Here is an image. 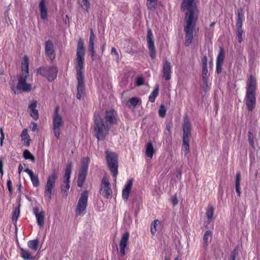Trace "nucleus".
Here are the masks:
<instances>
[{"mask_svg": "<svg viewBox=\"0 0 260 260\" xmlns=\"http://www.w3.org/2000/svg\"><path fill=\"white\" fill-rule=\"evenodd\" d=\"M181 9L182 11L187 10L184 18L185 23L184 26V45L185 46H188L191 43L193 38V31L198 19V10L194 0H182Z\"/></svg>", "mask_w": 260, "mask_h": 260, "instance_id": "f257e3e1", "label": "nucleus"}, {"mask_svg": "<svg viewBox=\"0 0 260 260\" xmlns=\"http://www.w3.org/2000/svg\"><path fill=\"white\" fill-rule=\"evenodd\" d=\"M116 111L113 109L107 110L103 118L99 113H95L93 117L94 135L98 140H104L109 134L111 126L117 122Z\"/></svg>", "mask_w": 260, "mask_h": 260, "instance_id": "f03ea898", "label": "nucleus"}, {"mask_svg": "<svg viewBox=\"0 0 260 260\" xmlns=\"http://www.w3.org/2000/svg\"><path fill=\"white\" fill-rule=\"evenodd\" d=\"M85 47L81 38L78 40L77 47L76 58L75 59V69L77 72V98L80 100L84 93V82L83 69L84 66Z\"/></svg>", "mask_w": 260, "mask_h": 260, "instance_id": "7ed1b4c3", "label": "nucleus"}, {"mask_svg": "<svg viewBox=\"0 0 260 260\" xmlns=\"http://www.w3.org/2000/svg\"><path fill=\"white\" fill-rule=\"evenodd\" d=\"M28 59L27 56H24L23 61L21 63V73L19 78L17 86H11V88L15 94H18V91L28 92L32 89V85L26 82L29 76Z\"/></svg>", "mask_w": 260, "mask_h": 260, "instance_id": "20e7f679", "label": "nucleus"}, {"mask_svg": "<svg viewBox=\"0 0 260 260\" xmlns=\"http://www.w3.org/2000/svg\"><path fill=\"white\" fill-rule=\"evenodd\" d=\"M256 79L252 75H250L246 82L245 104L248 111H252L256 105Z\"/></svg>", "mask_w": 260, "mask_h": 260, "instance_id": "39448f33", "label": "nucleus"}, {"mask_svg": "<svg viewBox=\"0 0 260 260\" xmlns=\"http://www.w3.org/2000/svg\"><path fill=\"white\" fill-rule=\"evenodd\" d=\"M191 123L190 119L186 116L184 117L183 123V138L181 151L185 156L189 152V141L191 136Z\"/></svg>", "mask_w": 260, "mask_h": 260, "instance_id": "423d86ee", "label": "nucleus"}, {"mask_svg": "<svg viewBox=\"0 0 260 260\" xmlns=\"http://www.w3.org/2000/svg\"><path fill=\"white\" fill-rule=\"evenodd\" d=\"M57 178V172L55 169H53L51 174L47 177L45 187L44 197L46 201L48 203H49L52 199L51 196L52 191L55 186V183Z\"/></svg>", "mask_w": 260, "mask_h": 260, "instance_id": "0eeeda50", "label": "nucleus"}, {"mask_svg": "<svg viewBox=\"0 0 260 260\" xmlns=\"http://www.w3.org/2000/svg\"><path fill=\"white\" fill-rule=\"evenodd\" d=\"M59 107L56 106L52 115V130L55 137L59 139L61 134V129L63 125V120L59 113Z\"/></svg>", "mask_w": 260, "mask_h": 260, "instance_id": "6e6552de", "label": "nucleus"}, {"mask_svg": "<svg viewBox=\"0 0 260 260\" xmlns=\"http://www.w3.org/2000/svg\"><path fill=\"white\" fill-rule=\"evenodd\" d=\"M106 159L108 167L113 177L116 178L118 174V155L117 154L108 150L106 151Z\"/></svg>", "mask_w": 260, "mask_h": 260, "instance_id": "1a4fd4ad", "label": "nucleus"}, {"mask_svg": "<svg viewBox=\"0 0 260 260\" xmlns=\"http://www.w3.org/2000/svg\"><path fill=\"white\" fill-rule=\"evenodd\" d=\"M37 72L51 82L56 78L58 70L53 66L42 67L37 69Z\"/></svg>", "mask_w": 260, "mask_h": 260, "instance_id": "9d476101", "label": "nucleus"}, {"mask_svg": "<svg viewBox=\"0 0 260 260\" xmlns=\"http://www.w3.org/2000/svg\"><path fill=\"white\" fill-rule=\"evenodd\" d=\"M89 162L90 159L88 157L83 158L81 160V168L77 180V184L79 187H81L83 185L87 176Z\"/></svg>", "mask_w": 260, "mask_h": 260, "instance_id": "9b49d317", "label": "nucleus"}, {"mask_svg": "<svg viewBox=\"0 0 260 260\" xmlns=\"http://www.w3.org/2000/svg\"><path fill=\"white\" fill-rule=\"evenodd\" d=\"M88 198V191L86 190L83 191L79 198L76 209L77 215L82 214L86 210L87 206Z\"/></svg>", "mask_w": 260, "mask_h": 260, "instance_id": "f8f14e48", "label": "nucleus"}, {"mask_svg": "<svg viewBox=\"0 0 260 260\" xmlns=\"http://www.w3.org/2000/svg\"><path fill=\"white\" fill-rule=\"evenodd\" d=\"M146 40L149 55L151 59L153 60L156 56V49L154 45V39L150 28L147 29Z\"/></svg>", "mask_w": 260, "mask_h": 260, "instance_id": "ddd939ff", "label": "nucleus"}, {"mask_svg": "<svg viewBox=\"0 0 260 260\" xmlns=\"http://www.w3.org/2000/svg\"><path fill=\"white\" fill-rule=\"evenodd\" d=\"M100 193L106 199H109L112 194V191L111 184L108 179L104 177L101 184Z\"/></svg>", "mask_w": 260, "mask_h": 260, "instance_id": "4468645a", "label": "nucleus"}, {"mask_svg": "<svg viewBox=\"0 0 260 260\" xmlns=\"http://www.w3.org/2000/svg\"><path fill=\"white\" fill-rule=\"evenodd\" d=\"M45 54L47 57L52 61L55 57V53L54 45L50 40L46 41L45 45Z\"/></svg>", "mask_w": 260, "mask_h": 260, "instance_id": "2eb2a0df", "label": "nucleus"}, {"mask_svg": "<svg viewBox=\"0 0 260 260\" xmlns=\"http://www.w3.org/2000/svg\"><path fill=\"white\" fill-rule=\"evenodd\" d=\"M224 54V49L222 47H220L216 62V72L218 74L221 73L222 72V67L223 63Z\"/></svg>", "mask_w": 260, "mask_h": 260, "instance_id": "dca6fc26", "label": "nucleus"}, {"mask_svg": "<svg viewBox=\"0 0 260 260\" xmlns=\"http://www.w3.org/2000/svg\"><path fill=\"white\" fill-rule=\"evenodd\" d=\"M129 237V233L127 232H125L122 236L119 243V253L121 256H123L125 254V249L128 244V240Z\"/></svg>", "mask_w": 260, "mask_h": 260, "instance_id": "f3484780", "label": "nucleus"}, {"mask_svg": "<svg viewBox=\"0 0 260 260\" xmlns=\"http://www.w3.org/2000/svg\"><path fill=\"white\" fill-rule=\"evenodd\" d=\"M32 212L36 217L38 224L43 227L44 225L45 212L43 210L39 212V207H35L32 209Z\"/></svg>", "mask_w": 260, "mask_h": 260, "instance_id": "a211bd4d", "label": "nucleus"}, {"mask_svg": "<svg viewBox=\"0 0 260 260\" xmlns=\"http://www.w3.org/2000/svg\"><path fill=\"white\" fill-rule=\"evenodd\" d=\"M37 106V101L36 100H32L28 108L30 113V116L35 120H38L39 117L38 111L36 109Z\"/></svg>", "mask_w": 260, "mask_h": 260, "instance_id": "6ab92c4d", "label": "nucleus"}, {"mask_svg": "<svg viewBox=\"0 0 260 260\" xmlns=\"http://www.w3.org/2000/svg\"><path fill=\"white\" fill-rule=\"evenodd\" d=\"M133 182V178L129 179L125 184L124 188L122 190V197L124 200H127L131 190L132 189Z\"/></svg>", "mask_w": 260, "mask_h": 260, "instance_id": "aec40b11", "label": "nucleus"}, {"mask_svg": "<svg viewBox=\"0 0 260 260\" xmlns=\"http://www.w3.org/2000/svg\"><path fill=\"white\" fill-rule=\"evenodd\" d=\"M133 182V178L129 179L125 184L124 188L122 190V197L124 200H127L131 190L132 189Z\"/></svg>", "mask_w": 260, "mask_h": 260, "instance_id": "412c9836", "label": "nucleus"}, {"mask_svg": "<svg viewBox=\"0 0 260 260\" xmlns=\"http://www.w3.org/2000/svg\"><path fill=\"white\" fill-rule=\"evenodd\" d=\"M45 0H41L39 4V8L40 11L41 18L45 20L47 19L48 11L45 5Z\"/></svg>", "mask_w": 260, "mask_h": 260, "instance_id": "4be33fe9", "label": "nucleus"}, {"mask_svg": "<svg viewBox=\"0 0 260 260\" xmlns=\"http://www.w3.org/2000/svg\"><path fill=\"white\" fill-rule=\"evenodd\" d=\"M171 77V63L166 61L164 64V78L166 80H169Z\"/></svg>", "mask_w": 260, "mask_h": 260, "instance_id": "5701e85b", "label": "nucleus"}, {"mask_svg": "<svg viewBox=\"0 0 260 260\" xmlns=\"http://www.w3.org/2000/svg\"><path fill=\"white\" fill-rule=\"evenodd\" d=\"M21 137L22 138L21 141L22 143L27 147H28L30 145V142L31 141L30 138L28 134V131L26 128H24L23 129L21 134Z\"/></svg>", "mask_w": 260, "mask_h": 260, "instance_id": "b1692460", "label": "nucleus"}, {"mask_svg": "<svg viewBox=\"0 0 260 260\" xmlns=\"http://www.w3.org/2000/svg\"><path fill=\"white\" fill-rule=\"evenodd\" d=\"M212 239V233L210 230L206 231L203 236V247L206 248Z\"/></svg>", "mask_w": 260, "mask_h": 260, "instance_id": "393cba45", "label": "nucleus"}, {"mask_svg": "<svg viewBox=\"0 0 260 260\" xmlns=\"http://www.w3.org/2000/svg\"><path fill=\"white\" fill-rule=\"evenodd\" d=\"M240 180H241V174L239 172H237L236 175V180H235V187H236V191L238 197H240L241 191H240Z\"/></svg>", "mask_w": 260, "mask_h": 260, "instance_id": "a878e982", "label": "nucleus"}, {"mask_svg": "<svg viewBox=\"0 0 260 260\" xmlns=\"http://www.w3.org/2000/svg\"><path fill=\"white\" fill-rule=\"evenodd\" d=\"M214 208L213 206L211 205H208L206 212L208 222H210L212 221L214 215Z\"/></svg>", "mask_w": 260, "mask_h": 260, "instance_id": "bb28decb", "label": "nucleus"}, {"mask_svg": "<svg viewBox=\"0 0 260 260\" xmlns=\"http://www.w3.org/2000/svg\"><path fill=\"white\" fill-rule=\"evenodd\" d=\"M20 250L21 256L24 260L34 259V257L31 256L30 252H29L27 250H26L22 248H20Z\"/></svg>", "mask_w": 260, "mask_h": 260, "instance_id": "cd10ccee", "label": "nucleus"}, {"mask_svg": "<svg viewBox=\"0 0 260 260\" xmlns=\"http://www.w3.org/2000/svg\"><path fill=\"white\" fill-rule=\"evenodd\" d=\"M39 241L38 239L29 240L27 242V246L34 251H36L38 248Z\"/></svg>", "mask_w": 260, "mask_h": 260, "instance_id": "c85d7f7f", "label": "nucleus"}, {"mask_svg": "<svg viewBox=\"0 0 260 260\" xmlns=\"http://www.w3.org/2000/svg\"><path fill=\"white\" fill-rule=\"evenodd\" d=\"M154 150L151 142L147 143L146 146V155L147 157L152 158L154 153Z\"/></svg>", "mask_w": 260, "mask_h": 260, "instance_id": "c756f323", "label": "nucleus"}, {"mask_svg": "<svg viewBox=\"0 0 260 260\" xmlns=\"http://www.w3.org/2000/svg\"><path fill=\"white\" fill-rule=\"evenodd\" d=\"M20 216V209L19 208H16L13 211L12 217V222L14 224H16L17 222V220Z\"/></svg>", "mask_w": 260, "mask_h": 260, "instance_id": "7c9ffc66", "label": "nucleus"}, {"mask_svg": "<svg viewBox=\"0 0 260 260\" xmlns=\"http://www.w3.org/2000/svg\"><path fill=\"white\" fill-rule=\"evenodd\" d=\"M158 94V87L157 86L149 96V101L153 103Z\"/></svg>", "mask_w": 260, "mask_h": 260, "instance_id": "2f4dec72", "label": "nucleus"}, {"mask_svg": "<svg viewBox=\"0 0 260 260\" xmlns=\"http://www.w3.org/2000/svg\"><path fill=\"white\" fill-rule=\"evenodd\" d=\"M160 223V221L158 220H155L152 223L151 225V233L153 235L157 231V226Z\"/></svg>", "mask_w": 260, "mask_h": 260, "instance_id": "473e14b6", "label": "nucleus"}, {"mask_svg": "<svg viewBox=\"0 0 260 260\" xmlns=\"http://www.w3.org/2000/svg\"><path fill=\"white\" fill-rule=\"evenodd\" d=\"M157 4V0H147V6L151 10H155Z\"/></svg>", "mask_w": 260, "mask_h": 260, "instance_id": "72a5a7b5", "label": "nucleus"}, {"mask_svg": "<svg viewBox=\"0 0 260 260\" xmlns=\"http://www.w3.org/2000/svg\"><path fill=\"white\" fill-rule=\"evenodd\" d=\"M23 157L26 159H29L31 161L34 162L35 160V157L34 156L29 152L28 150H25L23 152Z\"/></svg>", "mask_w": 260, "mask_h": 260, "instance_id": "f704fd0d", "label": "nucleus"}, {"mask_svg": "<svg viewBox=\"0 0 260 260\" xmlns=\"http://www.w3.org/2000/svg\"><path fill=\"white\" fill-rule=\"evenodd\" d=\"M70 187V182L63 181V183L61 186V190L62 192H64L66 196H67L69 192Z\"/></svg>", "mask_w": 260, "mask_h": 260, "instance_id": "c9c22d12", "label": "nucleus"}, {"mask_svg": "<svg viewBox=\"0 0 260 260\" xmlns=\"http://www.w3.org/2000/svg\"><path fill=\"white\" fill-rule=\"evenodd\" d=\"M140 102V99L136 97L130 98L127 101V105L128 106H133L136 107Z\"/></svg>", "mask_w": 260, "mask_h": 260, "instance_id": "e433bc0d", "label": "nucleus"}, {"mask_svg": "<svg viewBox=\"0 0 260 260\" xmlns=\"http://www.w3.org/2000/svg\"><path fill=\"white\" fill-rule=\"evenodd\" d=\"M208 73V71L207 66H202V75L203 80L204 83H206L207 82Z\"/></svg>", "mask_w": 260, "mask_h": 260, "instance_id": "4c0bfd02", "label": "nucleus"}, {"mask_svg": "<svg viewBox=\"0 0 260 260\" xmlns=\"http://www.w3.org/2000/svg\"><path fill=\"white\" fill-rule=\"evenodd\" d=\"M81 7L87 13H89L90 8V0H82Z\"/></svg>", "mask_w": 260, "mask_h": 260, "instance_id": "58836bf2", "label": "nucleus"}, {"mask_svg": "<svg viewBox=\"0 0 260 260\" xmlns=\"http://www.w3.org/2000/svg\"><path fill=\"white\" fill-rule=\"evenodd\" d=\"M31 181L34 186L37 187L40 184V181L37 175H35L34 174L30 177Z\"/></svg>", "mask_w": 260, "mask_h": 260, "instance_id": "ea45409f", "label": "nucleus"}, {"mask_svg": "<svg viewBox=\"0 0 260 260\" xmlns=\"http://www.w3.org/2000/svg\"><path fill=\"white\" fill-rule=\"evenodd\" d=\"M73 168V164L72 162H70L67 165L66 170H65V174L68 176L69 175H71L72 170Z\"/></svg>", "mask_w": 260, "mask_h": 260, "instance_id": "a19ab883", "label": "nucleus"}, {"mask_svg": "<svg viewBox=\"0 0 260 260\" xmlns=\"http://www.w3.org/2000/svg\"><path fill=\"white\" fill-rule=\"evenodd\" d=\"M243 33H244L243 30H237L236 35H237V38L238 39V42L239 43H241L243 40L242 35H243Z\"/></svg>", "mask_w": 260, "mask_h": 260, "instance_id": "79ce46f5", "label": "nucleus"}, {"mask_svg": "<svg viewBox=\"0 0 260 260\" xmlns=\"http://www.w3.org/2000/svg\"><path fill=\"white\" fill-rule=\"evenodd\" d=\"M144 80L143 77L139 76L136 79V85L137 86H141L144 84Z\"/></svg>", "mask_w": 260, "mask_h": 260, "instance_id": "37998d69", "label": "nucleus"}, {"mask_svg": "<svg viewBox=\"0 0 260 260\" xmlns=\"http://www.w3.org/2000/svg\"><path fill=\"white\" fill-rule=\"evenodd\" d=\"M238 254V249L237 247L235 248L231 252V260H236V256Z\"/></svg>", "mask_w": 260, "mask_h": 260, "instance_id": "c03bdc74", "label": "nucleus"}, {"mask_svg": "<svg viewBox=\"0 0 260 260\" xmlns=\"http://www.w3.org/2000/svg\"><path fill=\"white\" fill-rule=\"evenodd\" d=\"M242 19L241 18L237 19L236 24V27L237 30H243L242 29Z\"/></svg>", "mask_w": 260, "mask_h": 260, "instance_id": "a18cd8bd", "label": "nucleus"}, {"mask_svg": "<svg viewBox=\"0 0 260 260\" xmlns=\"http://www.w3.org/2000/svg\"><path fill=\"white\" fill-rule=\"evenodd\" d=\"M7 187L10 194L13 193L12 183L10 179H9L7 182Z\"/></svg>", "mask_w": 260, "mask_h": 260, "instance_id": "49530a36", "label": "nucleus"}, {"mask_svg": "<svg viewBox=\"0 0 260 260\" xmlns=\"http://www.w3.org/2000/svg\"><path fill=\"white\" fill-rule=\"evenodd\" d=\"M95 39V36L93 33V31L92 29H90V37H89V43H94V41Z\"/></svg>", "mask_w": 260, "mask_h": 260, "instance_id": "de8ad7c7", "label": "nucleus"}, {"mask_svg": "<svg viewBox=\"0 0 260 260\" xmlns=\"http://www.w3.org/2000/svg\"><path fill=\"white\" fill-rule=\"evenodd\" d=\"M29 127L31 131L36 132L38 131V125L36 123L34 122H31Z\"/></svg>", "mask_w": 260, "mask_h": 260, "instance_id": "09e8293b", "label": "nucleus"}, {"mask_svg": "<svg viewBox=\"0 0 260 260\" xmlns=\"http://www.w3.org/2000/svg\"><path fill=\"white\" fill-rule=\"evenodd\" d=\"M111 54L114 55L116 56V60L117 61L119 60V54L116 51V49L114 47H112L111 49Z\"/></svg>", "mask_w": 260, "mask_h": 260, "instance_id": "8fccbe9b", "label": "nucleus"}, {"mask_svg": "<svg viewBox=\"0 0 260 260\" xmlns=\"http://www.w3.org/2000/svg\"><path fill=\"white\" fill-rule=\"evenodd\" d=\"M171 203L173 206H175L178 204V200L176 194H175L173 197H172L171 199Z\"/></svg>", "mask_w": 260, "mask_h": 260, "instance_id": "3c124183", "label": "nucleus"}, {"mask_svg": "<svg viewBox=\"0 0 260 260\" xmlns=\"http://www.w3.org/2000/svg\"><path fill=\"white\" fill-rule=\"evenodd\" d=\"M237 19L241 18L242 19L243 17V12L242 8H239L237 10Z\"/></svg>", "mask_w": 260, "mask_h": 260, "instance_id": "603ef678", "label": "nucleus"}, {"mask_svg": "<svg viewBox=\"0 0 260 260\" xmlns=\"http://www.w3.org/2000/svg\"><path fill=\"white\" fill-rule=\"evenodd\" d=\"M0 132H1V135L0 144H1V146H2L3 144V141L5 139V134H4V132L3 131V127H1L0 128Z\"/></svg>", "mask_w": 260, "mask_h": 260, "instance_id": "864d4df0", "label": "nucleus"}, {"mask_svg": "<svg viewBox=\"0 0 260 260\" xmlns=\"http://www.w3.org/2000/svg\"><path fill=\"white\" fill-rule=\"evenodd\" d=\"M4 162L2 158H0V173L2 174V175H3L4 174Z\"/></svg>", "mask_w": 260, "mask_h": 260, "instance_id": "5fc2aeb1", "label": "nucleus"}, {"mask_svg": "<svg viewBox=\"0 0 260 260\" xmlns=\"http://www.w3.org/2000/svg\"><path fill=\"white\" fill-rule=\"evenodd\" d=\"M202 66H207V57L204 55L202 58Z\"/></svg>", "mask_w": 260, "mask_h": 260, "instance_id": "6e6d98bb", "label": "nucleus"}, {"mask_svg": "<svg viewBox=\"0 0 260 260\" xmlns=\"http://www.w3.org/2000/svg\"><path fill=\"white\" fill-rule=\"evenodd\" d=\"M24 172H26L30 177H31L32 175H34V173L32 170L29 169V168H26L24 170Z\"/></svg>", "mask_w": 260, "mask_h": 260, "instance_id": "4d7b16f0", "label": "nucleus"}, {"mask_svg": "<svg viewBox=\"0 0 260 260\" xmlns=\"http://www.w3.org/2000/svg\"><path fill=\"white\" fill-rule=\"evenodd\" d=\"M158 114L160 117H162V104H161L158 110Z\"/></svg>", "mask_w": 260, "mask_h": 260, "instance_id": "13d9d810", "label": "nucleus"}, {"mask_svg": "<svg viewBox=\"0 0 260 260\" xmlns=\"http://www.w3.org/2000/svg\"><path fill=\"white\" fill-rule=\"evenodd\" d=\"M94 43H89L88 45V51L89 52L90 51L94 50Z\"/></svg>", "mask_w": 260, "mask_h": 260, "instance_id": "bf43d9fd", "label": "nucleus"}, {"mask_svg": "<svg viewBox=\"0 0 260 260\" xmlns=\"http://www.w3.org/2000/svg\"><path fill=\"white\" fill-rule=\"evenodd\" d=\"M70 177H71V175H69L68 174V176L67 174H66L64 173V182H70Z\"/></svg>", "mask_w": 260, "mask_h": 260, "instance_id": "052dcab7", "label": "nucleus"}, {"mask_svg": "<svg viewBox=\"0 0 260 260\" xmlns=\"http://www.w3.org/2000/svg\"><path fill=\"white\" fill-rule=\"evenodd\" d=\"M248 140L253 139V134L251 132H248Z\"/></svg>", "mask_w": 260, "mask_h": 260, "instance_id": "680f3d73", "label": "nucleus"}, {"mask_svg": "<svg viewBox=\"0 0 260 260\" xmlns=\"http://www.w3.org/2000/svg\"><path fill=\"white\" fill-rule=\"evenodd\" d=\"M89 53H90V55L91 56L92 60H94V56L95 53L94 50L89 51Z\"/></svg>", "mask_w": 260, "mask_h": 260, "instance_id": "e2e57ef3", "label": "nucleus"}, {"mask_svg": "<svg viewBox=\"0 0 260 260\" xmlns=\"http://www.w3.org/2000/svg\"><path fill=\"white\" fill-rule=\"evenodd\" d=\"M22 170V167L21 164H19L18 167V172L20 174Z\"/></svg>", "mask_w": 260, "mask_h": 260, "instance_id": "0e129e2a", "label": "nucleus"}, {"mask_svg": "<svg viewBox=\"0 0 260 260\" xmlns=\"http://www.w3.org/2000/svg\"><path fill=\"white\" fill-rule=\"evenodd\" d=\"M249 141V144L251 146H253V145H254V141H253V139L252 140H248Z\"/></svg>", "mask_w": 260, "mask_h": 260, "instance_id": "69168bd1", "label": "nucleus"}, {"mask_svg": "<svg viewBox=\"0 0 260 260\" xmlns=\"http://www.w3.org/2000/svg\"><path fill=\"white\" fill-rule=\"evenodd\" d=\"M18 190L19 192H20L21 191V183H19L18 185Z\"/></svg>", "mask_w": 260, "mask_h": 260, "instance_id": "338daca9", "label": "nucleus"}, {"mask_svg": "<svg viewBox=\"0 0 260 260\" xmlns=\"http://www.w3.org/2000/svg\"><path fill=\"white\" fill-rule=\"evenodd\" d=\"M4 74V71L3 69H0V75H3Z\"/></svg>", "mask_w": 260, "mask_h": 260, "instance_id": "774afa93", "label": "nucleus"}]
</instances>
